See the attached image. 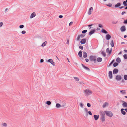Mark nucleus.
I'll return each instance as SVG.
<instances>
[{
	"label": "nucleus",
	"instance_id": "obj_1",
	"mask_svg": "<svg viewBox=\"0 0 127 127\" xmlns=\"http://www.w3.org/2000/svg\"><path fill=\"white\" fill-rule=\"evenodd\" d=\"M89 59L90 61H94L95 63L96 62V57L95 56L92 55L90 56L89 58Z\"/></svg>",
	"mask_w": 127,
	"mask_h": 127
},
{
	"label": "nucleus",
	"instance_id": "obj_2",
	"mask_svg": "<svg viewBox=\"0 0 127 127\" xmlns=\"http://www.w3.org/2000/svg\"><path fill=\"white\" fill-rule=\"evenodd\" d=\"M104 112L107 116L110 117H111L113 116V113L110 111H104Z\"/></svg>",
	"mask_w": 127,
	"mask_h": 127
},
{
	"label": "nucleus",
	"instance_id": "obj_3",
	"mask_svg": "<svg viewBox=\"0 0 127 127\" xmlns=\"http://www.w3.org/2000/svg\"><path fill=\"white\" fill-rule=\"evenodd\" d=\"M100 120L102 122H104L105 120V116L104 114L102 113L101 115V116L100 118Z\"/></svg>",
	"mask_w": 127,
	"mask_h": 127
},
{
	"label": "nucleus",
	"instance_id": "obj_4",
	"mask_svg": "<svg viewBox=\"0 0 127 127\" xmlns=\"http://www.w3.org/2000/svg\"><path fill=\"white\" fill-rule=\"evenodd\" d=\"M85 95H88L92 94V92L90 90H85L84 92Z\"/></svg>",
	"mask_w": 127,
	"mask_h": 127
},
{
	"label": "nucleus",
	"instance_id": "obj_5",
	"mask_svg": "<svg viewBox=\"0 0 127 127\" xmlns=\"http://www.w3.org/2000/svg\"><path fill=\"white\" fill-rule=\"evenodd\" d=\"M120 102L123 103L122 105L123 107L127 108V102L122 100H121Z\"/></svg>",
	"mask_w": 127,
	"mask_h": 127
},
{
	"label": "nucleus",
	"instance_id": "obj_6",
	"mask_svg": "<svg viewBox=\"0 0 127 127\" xmlns=\"http://www.w3.org/2000/svg\"><path fill=\"white\" fill-rule=\"evenodd\" d=\"M47 62L51 63L53 66H54L55 65V63L53 62V60L51 59H48L47 60Z\"/></svg>",
	"mask_w": 127,
	"mask_h": 127
},
{
	"label": "nucleus",
	"instance_id": "obj_7",
	"mask_svg": "<svg viewBox=\"0 0 127 127\" xmlns=\"http://www.w3.org/2000/svg\"><path fill=\"white\" fill-rule=\"evenodd\" d=\"M122 78V77L120 75H116L115 79L118 81H119Z\"/></svg>",
	"mask_w": 127,
	"mask_h": 127
},
{
	"label": "nucleus",
	"instance_id": "obj_8",
	"mask_svg": "<svg viewBox=\"0 0 127 127\" xmlns=\"http://www.w3.org/2000/svg\"><path fill=\"white\" fill-rule=\"evenodd\" d=\"M108 76L110 79H112V72L111 71H109L108 73Z\"/></svg>",
	"mask_w": 127,
	"mask_h": 127
},
{
	"label": "nucleus",
	"instance_id": "obj_9",
	"mask_svg": "<svg viewBox=\"0 0 127 127\" xmlns=\"http://www.w3.org/2000/svg\"><path fill=\"white\" fill-rule=\"evenodd\" d=\"M120 30L121 32H124L126 30V27L125 26H123L121 27Z\"/></svg>",
	"mask_w": 127,
	"mask_h": 127
},
{
	"label": "nucleus",
	"instance_id": "obj_10",
	"mask_svg": "<svg viewBox=\"0 0 127 127\" xmlns=\"http://www.w3.org/2000/svg\"><path fill=\"white\" fill-rule=\"evenodd\" d=\"M106 39L107 40H109L111 37V36L109 34H107L106 35Z\"/></svg>",
	"mask_w": 127,
	"mask_h": 127
},
{
	"label": "nucleus",
	"instance_id": "obj_11",
	"mask_svg": "<svg viewBox=\"0 0 127 127\" xmlns=\"http://www.w3.org/2000/svg\"><path fill=\"white\" fill-rule=\"evenodd\" d=\"M81 65H82V66L85 69L88 71H90V69L88 67L86 66H85L83 64H82Z\"/></svg>",
	"mask_w": 127,
	"mask_h": 127
},
{
	"label": "nucleus",
	"instance_id": "obj_12",
	"mask_svg": "<svg viewBox=\"0 0 127 127\" xmlns=\"http://www.w3.org/2000/svg\"><path fill=\"white\" fill-rule=\"evenodd\" d=\"M96 32V30L95 29H93L91 31H90V32L89 33V35H92L95 32Z\"/></svg>",
	"mask_w": 127,
	"mask_h": 127
},
{
	"label": "nucleus",
	"instance_id": "obj_13",
	"mask_svg": "<svg viewBox=\"0 0 127 127\" xmlns=\"http://www.w3.org/2000/svg\"><path fill=\"white\" fill-rule=\"evenodd\" d=\"M118 70L117 68L114 69L113 71V73L114 74H116L118 72Z\"/></svg>",
	"mask_w": 127,
	"mask_h": 127
},
{
	"label": "nucleus",
	"instance_id": "obj_14",
	"mask_svg": "<svg viewBox=\"0 0 127 127\" xmlns=\"http://www.w3.org/2000/svg\"><path fill=\"white\" fill-rule=\"evenodd\" d=\"M93 8L92 7H91L90 8L88 12V15H90L91 14V13L92 12V10L93 11Z\"/></svg>",
	"mask_w": 127,
	"mask_h": 127
},
{
	"label": "nucleus",
	"instance_id": "obj_15",
	"mask_svg": "<svg viewBox=\"0 0 127 127\" xmlns=\"http://www.w3.org/2000/svg\"><path fill=\"white\" fill-rule=\"evenodd\" d=\"M86 41V39L84 38L82 39L80 41V42L81 44H85Z\"/></svg>",
	"mask_w": 127,
	"mask_h": 127
},
{
	"label": "nucleus",
	"instance_id": "obj_16",
	"mask_svg": "<svg viewBox=\"0 0 127 127\" xmlns=\"http://www.w3.org/2000/svg\"><path fill=\"white\" fill-rule=\"evenodd\" d=\"M121 5V3L120 2H118L114 6L115 8H116L120 7Z\"/></svg>",
	"mask_w": 127,
	"mask_h": 127
},
{
	"label": "nucleus",
	"instance_id": "obj_17",
	"mask_svg": "<svg viewBox=\"0 0 127 127\" xmlns=\"http://www.w3.org/2000/svg\"><path fill=\"white\" fill-rule=\"evenodd\" d=\"M36 16V14L35 12H33L31 14L30 16V18H32Z\"/></svg>",
	"mask_w": 127,
	"mask_h": 127
},
{
	"label": "nucleus",
	"instance_id": "obj_18",
	"mask_svg": "<svg viewBox=\"0 0 127 127\" xmlns=\"http://www.w3.org/2000/svg\"><path fill=\"white\" fill-rule=\"evenodd\" d=\"M99 115H95L94 116V117L95 121L97 120L99 118Z\"/></svg>",
	"mask_w": 127,
	"mask_h": 127
},
{
	"label": "nucleus",
	"instance_id": "obj_19",
	"mask_svg": "<svg viewBox=\"0 0 127 127\" xmlns=\"http://www.w3.org/2000/svg\"><path fill=\"white\" fill-rule=\"evenodd\" d=\"M124 109L123 108H122L121 110V113L123 115H125L126 114V112L124 111Z\"/></svg>",
	"mask_w": 127,
	"mask_h": 127
},
{
	"label": "nucleus",
	"instance_id": "obj_20",
	"mask_svg": "<svg viewBox=\"0 0 127 127\" xmlns=\"http://www.w3.org/2000/svg\"><path fill=\"white\" fill-rule=\"evenodd\" d=\"M102 58L100 57H98L96 59V61L98 62H101L102 61Z\"/></svg>",
	"mask_w": 127,
	"mask_h": 127
},
{
	"label": "nucleus",
	"instance_id": "obj_21",
	"mask_svg": "<svg viewBox=\"0 0 127 127\" xmlns=\"http://www.w3.org/2000/svg\"><path fill=\"white\" fill-rule=\"evenodd\" d=\"M101 32L102 33L105 34H107L108 33V32L106 31L103 28H102L101 29Z\"/></svg>",
	"mask_w": 127,
	"mask_h": 127
},
{
	"label": "nucleus",
	"instance_id": "obj_22",
	"mask_svg": "<svg viewBox=\"0 0 127 127\" xmlns=\"http://www.w3.org/2000/svg\"><path fill=\"white\" fill-rule=\"evenodd\" d=\"M87 56V53L85 51L83 52V57L84 58H86Z\"/></svg>",
	"mask_w": 127,
	"mask_h": 127
},
{
	"label": "nucleus",
	"instance_id": "obj_23",
	"mask_svg": "<svg viewBox=\"0 0 127 127\" xmlns=\"http://www.w3.org/2000/svg\"><path fill=\"white\" fill-rule=\"evenodd\" d=\"M116 61L117 63H119L121 62V59L120 58L118 57L116 59Z\"/></svg>",
	"mask_w": 127,
	"mask_h": 127
},
{
	"label": "nucleus",
	"instance_id": "obj_24",
	"mask_svg": "<svg viewBox=\"0 0 127 127\" xmlns=\"http://www.w3.org/2000/svg\"><path fill=\"white\" fill-rule=\"evenodd\" d=\"M82 51L80 50L79 51V52H78V55L79 56V57H82Z\"/></svg>",
	"mask_w": 127,
	"mask_h": 127
},
{
	"label": "nucleus",
	"instance_id": "obj_25",
	"mask_svg": "<svg viewBox=\"0 0 127 127\" xmlns=\"http://www.w3.org/2000/svg\"><path fill=\"white\" fill-rule=\"evenodd\" d=\"M106 51L107 53H108L109 54H111V51L109 50L108 48H107Z\"/></svg>",
	"mask_w": 127,
	"mask_h": 127
},
{
	"label": "nucleus",
	"instance_id": "obj_26",
	"mask_svg": "<svg viewBox=\"0 0 127 127\" xmlns=\"http://www.w3.org/2000/svg\"><path fill=\"white\" fill-rule=\"evenodd\" d=\"M56 107L57 108H60L61 107V105L59 103H57L56 104Z\"/></svg>",
	"mask_w": 127,
	"mask_h": 127
},
{
	"label": "nucleus",
	"instance_id": "obj_27",
	"mask_svg": "<svg viewBox=\"0 0 127 127\" xmlns=\"http://www.w3.org/2000/svg\"><path fill=\"white\" fill-rule=\"evenodd\" d=\"M120 93L122 94H125L126 93L125 90H121Z\"/></svg>",
	"mask_w": 127,
	"mask_h": 127
},
{
	"label": "nucleus",
	"instance_id": "obj_28",
	"mask_svg": "<svg viewBox=\"0 0 127 127\" xmlns=\"http://www.w3.org/2000/svg\"><path fill=\"white\" fill-rule=\"evenodd\" d=\"M47 43V41H45V42H44L43 43H42V44L41 45V46L42 47L46 45Z\"/></svg>",
	"mask_w": 127,
	"mask_h": 127
},
{
	"label": "nucleus",
	"instance_id": "obj_29",
	"mask_svg": "<svg viewBox=\"0 0 127 127\" xmlns=\"http://www.w3.org/2000/svg\"><path fill=\"white\" fill-rule=\"evenodd\" d=\"M110 45L112 47H113L114 46V43L113 41V40H112L111 41Z\"/></svg>",
	"mask_w": 127,
	"mask_h": 127
},
{
	"label": "nucleus",
	"instance_id": "obj_30",
	"mask_svg": "<svg viewBox=\"0 0 127 127\" xmlns=\"http://www.w3.org/2000/svg\"><path fill=\"white\" fill-rule=\"evenodd\" d=\"M118 65V64L117 63L115 62L113 64V66L114 67H116Z\"/></svg>",
	"mask_w": 127,
	"mask_h": 127
},
{
	"label": "nucleus",
	"instance_id": "obj_31",
	"mask_svg": "<svg viewBox=\"0 0 127 127\" xmlns=\"http://www.w3.org/2000/svg\"><path fill=\"white\" fill-rule=\"evenodd\" d=\"M108 105V103L107 102H105L103 104L102 107L103 108H104L105 107L106 105Z\"/></svg>",
	"mask_w": 127,
	"mask_h": 127
},
{
	"label": "nucleus",
	"instance_id": "obj_32",
	"mask_svg": "<svg viewBox=\"0 0 127 127\" xmlns=\"http://www.w3.org/2000/svg\"><path fill=\"white\" fill-rule=\"evenodd\" d=\"M51 103V102L50 101H47L46 102V104L48 105H50Z\"/></svg>",
	"mask_w": 127,
	"mask_h": 127
},
{
	"label": "nucleus",
	"instance_id": "obj_33",
	"mask_svg": "<svg viewBox=\"0 0 127 127\" xmlns=\"http://www.w3.org/2000/svg\"><path fill=\"white\" fill-rule=\"evenodd\" d=\"M115 61L114 59L112 61L110 62L109 65V67Z\"/></svg>",
	"mask_w": 127,
	"mask_h": 127
},
{
	"label": "nucleus",
	"instance_id": "obj_34",
	"mask_svg": "<svg viewBox=\"0 0 127 127\" xmlns=\"http://www.w3.org/2000/svg\"><path fill=\"white\" fill-rule=\"evenodd\" d=\"M73 78L77 81H78L79 80V79L77 77H73Z\"/></svg>",
	"mask_w": 127,
	"mask_h": 127
},
{
	"label": "nucleus",
	"instance_id": "obj_35",
	"mask_svg": "<svg viewBox=\"0 0 127 127\" xmlns=\"http://www.w3.org/2000/svg\"><path fill=\"white\" fill-rule=\"evenodd\" d=\"M101 54L104 57H105L106 56V54L103 51H102Z\"/></svg>",
	"mask_w": 127,
	"mask_h": 127
},
{
	"label": "nucleus",
	"instance_id": "obj_36",
	"mask_svg": "<svg viewBox=\"0 0 127 127\" xmlns=\"http://www.w3.org/2000/svg\"><path fill=\"white\" fill-rule=\"evenodd\" d=\"M85 35L86 34L85 33H82L81 34L80 36L81 38H83L85 36Z\"/></svg>",
	"mask_w": 127,
	"mask_h": 127
},
{
	"label": "nucleus",
	"instance_id": "obj_37",
	"mask_svg": "<svg viewBox=\"0 0 127 127\" xmlns=\"http://www.w3.org/2000/svg\"><path fill=\"white\" fill-rule=\"evenodd\" d=\"M124 78L125 80H127V75H124Z\"/></svg>",
	"mask_w": 127,
	"mask_h": 127
},
{
	"label": "nucleus",
	"instance_id": "obj_38",
	"mask_svg": "<svg viewBox=\"0 0 127 127\" xmlns=\"http://www.w3.org/2000/svg\"><path fill=\"white\" fill-rule=\"evenodd\" d=\"M123 4L125 6H127V4L126 2L125 1H124L123 2Z\"/></svg>",
	"mask_w": 127,
	"mask_h": 127
},
{
	"label": "nucleus",
	"instance_id": "obj_39",
	"mask_svg": "<svg viewBox=\"0 0 127 127\" xmlns=\"http://www.w3.org/2000/svg\"><path fill=\"white\" fill-rule=\"evenodd\" d=\"M106 5L109 7H111L112 6V4L111 3H109L108 4H106Z\"/></svg>",
	"mask_w": 127,
	"mask_h": 127
},
{
	"label": "nucleus",
	"instance_id": "obj_40",
	"mask_svg": "<svg viewBox=\"0 0 127 127\" xmlns=\"http://www.w3.org/2000/svg\"><path fill=\"white\" fill-rule=\"evenodd\" d=\"M123 57L125 59H127V54H124L123 55Z\"/></svg>",
	"mask_w": 127,
	"mask_h": 127
},
{
	"label": "nucleus",
	"instance_id": "obj_41",
	"mask_svg": "<svg viewBox=\"0 0 127 127\" xmlns=\"http://www.w3.org/2000/svg\"><path fill=\"white\" fill-rule=\"evenodd\" d=\"M79 48L81 50H82L83 49V47L82 45L80 46Z\"/></svg>",
	"mask_w": 127,
	"mask_h": 127
},
{
	"label": "nucleus",
	"instance_id": "obj_42",
	"mask_svg": "<svg viewBox=\"0 0 127 127\" xmlns=\"http://www.w3.org/2000/svg\"><path fill=\"white\" fill-rule=\"evenodd\" d=\"M118 22V21H113L112 22V23L113 24H117Z\"/></svg>",
	"mask_w": 127,
	"mask_h": 127
},
{
	"label": "nucleus",
	"instance_id": "obj_43",
	"mask_svg": "<svg viewBox=\"0 0 127 127\" xmlns=\"http://www.w3.org/2000/svg\"><path fill=\"white\" fill-rule=\"evenodd\" d=\"M2 125L4 127H6L7 126V124L5 123H4Z\"/></svg>",
	"mask_w": 127,
	"mask_h": 127
},
{
	"label": "nucleus",
	"instance_id": "obj_44",
	"mask_svg": "<svg viewBox=\"0 0 127 127\" xmlns=\"http://www.w3.org/2000/svg\"><path fill=\"white\" fill-rule=\"evenodd\" d=\"M87 32V30H83L82 31V32L83 33H85Z\"/></svg>",
	"mask_w": 127,
	"mask_h": 127
},
{
	"label": "nucleus",
	"instance_id": "obj_45",
	"mask_svg": "<svg viewBox=\"0 0 127 127\" xmlns=\"http://www.w3.org/2000/svg\"><path fill=\"white\" fill-rule=\"evenodd\" d=\"M123 23L125 24H127V19L124 21Z\"/></svg>",
	"mask_w": 127,
	"mask_h": 127
},
{
	"label": "nucleus",
	"instance_id": "obj_46",
	"mask_svg": "<svg viewBox=\"0 0 127 127\" xmlns=\"http://www.w3.org/2000/svg\"><path fill=\"white\" fill-rule=\"evenodd\" d=\"M87 106L88 107H90L91 106V104H90L89 103H87Z\"/></svg>",
	"mask_w": 127,
	"mask_h": 127
},
{
	"label": "nucleus",
	"instance_id": "obj_47",
	"mask_svg": "<svg viewBox=\"0 0 127 127\" xmlns=\"http://www.w3.org/2000/svg\"><path fill=\"white\" fill-rule=\"evenodd\" d=\"M65 106H66V103L65 102H64L62 105H61V107H64Z\"/></svg>",
	"mask_w": 127,
	"mask_h": 127
},
{
	"label": "nucleus",
	"instance_id": "obj_48",
	"mask_svg": "<svg viewBox=\"0 0 127 127\" xmlns=\"http://www.w3.org/2000/svg\"><path fill=\"white\" fill-rule=\"evenodd\" d=\"M84 104L82 103H81L80 104V106L82 108H83Z\"/></svg>",
	"mask_w": 127,
	"mask_h": 127
},
{
	"label": "nucleus",
	"instance_id": "obj_49",
	"mask_svg": "<svg viewBox=\"0 0 127 127\" xmlns=\"http://www.w3.org/2000/svg\"><path fill=\"white\" fill-rule=\"evenodd\" d=\"M24 27V25H22L19 26V28L20 29L23 28Z\"/></svg>",
	"mask_w": 127,
	"mask_h": 127
},
{
	"label": "nucleus",
	"instance_id": "obj_50",
	"mask_svg": "<svg viewBox=\"0 0 127 127\" xmlns=\"http://www.w3.org/2000/svg\"><path fill=\"white\" fill-rule=\"evenodd\" d=\"M98 27L101 28H103V26L100 24H98Z\"/></svg>",
	"mask_w": 127,
	"mask_h": 127
},
{
	"label": "nucleus",
	"instance_id": "obj_51",
	"mask_svg": "<svg viewBox=\"0 0 127 127\" xmlns=\"http://www.w3.org/2000/svg\"><path fill=\"white\" fill-rule=\"evenodd\" d=\"M80 35H78V37H77V41H78V40H79L80 38Z\"/></svg>",
	"mask_w": 127,
	"mask_h": 127
},
{
	"label": "nucleus",
	"instance_id": "obj_52",
	"mask_svg": "<svg viewBox=\"0 0 127 127\" xmlns=\"http://www.w3.org/2000/svg\"><path fill=\"white\" fill-rule=\"evenodd\" d=\"M44 62V60L43 59H41L40 60V63H42Z\"/></svg>",
	"mask_w": 127,
	"mask_h": 127
},
{
	"label": "nucleus",
	"instance_id": "obj_53",
	"mask_svg": "<svg viewBox=\"0 0 127 127\" xmlns=\"http://www.w3.org/2000/svg\"><path fill=\"white\" fill-rule=\"evenodd\" d=\"M21 33L22 34H24L26 33V32L25 31H23Z\"/></svg>",
	"mask_w": 127,
	"mask_h": 127
},
{
	"label": "nucleus",
	"instance_id": "obj_54",
	"mask_svg": "<svg viewBox=\"0 0 127 127\" xmlns=\"http://www.w3.org/2000/svg\"><path fill=\"white\" fill-rule=\"evenodd\" d=\"M88 113L90 115H92V114L91 113V112L90 111H89L88 112Z\"/></svg>",
	"mask_w": 127,
	"mask_h": 127
},
{
	"label": "nucleus",
	"instance_id": "obj_55",
	"mask_svg": "<svg viewBox=\"0 0 127 127\" xmlns=\"http://www.w3.org/2000/svg\"><path fill=\"white\" fill-rule=\"evenodd\" d=\"M84 110L85 112H86L87 113V112H88V110L87 108H85Z\"/></svg>",
	"mask_w": 127,
	"mask_h": 127
},
{
	"label": "nucleus",
	"instance_id": "obj_56",
	"mask_svg": "<svg viewBox=\"0 0 127 127\" xmlns=\"http://www.w3.org/2000/svg\"><path fill=\"white\" fill-rule=\"evenodd\" d=\"M63 17V15H60L59 16V18H62Z\"/></svg>",
	"mask_w": 127,
	"mask_h": 127
},
{
	"label": "nucleus",
	"instance_id": "obj_57",
	"mask_svg": "<svg viewBox=\"0 0 127 127\" xmlns=\"http://www.w3.org/2000/svg\"><path fill=\"white\" fill-rule=\"evenodd\" d=\"M126 12L125 11H123L121 13V14L122 15H123L124 14H125Z\"/></svg>",
	"mask_w": 127,
	"mask_h": 127
},
{
	"label": "nucleus",
	"instance_id": "obj_58",
	"mask_svg": "<svg viewBox=\"0 0 127 127\" xmlns=\"http://www.w3.org/2000/svg\"><path fill=\"white\" fill-rule=\"evenodd\" d=\"M73 24V22H70L69 24V26H70L71 25H72Z\"/></svg>",
	"mask_w": 127,
	"mask_h": 127
},
{
	"label": "nucleus",
	"instance_id": "obj_59",
	"mask_svg": "<svg viewBox=\"0 0 127 127\" xmlns=\"http://www.w3.org/2000/svg\"><path fill=\"white\" fill-rule=\"evenodd\" d=\"M3 25V23L1 22L0 23V27H1Z\"/></svg>",
	"mask_w": 127,
	"mask_h": 127
},
{
	"label": "nucleus",
	"instance_id": "obj_60",
	"mask_svg": "<svg viewBox=\"0 0 127 127\" xmlns=\"http://www.w3.org/2000/svg\"><path fill=\"white\" fill-rule=\"evenodd\" d=\"M85 60H86V62H88L89 61V60L87 59H86Z\"/></svg>",
	"mask_w": 127,
	"mask_h": 127
},
{
	"label": "nucleus",
	"instance_id": "obj_61",
	"mask_svg": "<svg viewBox=\"0 0 127 127\" xmlns=\"http://www.w3.org/2000/svg\"><path fill=\"white\" fill-rule=\"evenodd\" d=\"M100 30V29L99 28H97L96 29L97 31H99Z\"/></svg>",
	"mask_w": 127,
	"mask_h": 127
},
{
	"label": "nucleus",
	"instance_id": "obj_62",
	"mask_svg": "<svg viewBox=\"0 0 127 127\" xmlns=\"http://www.w3.org/2000/svg\"><path fill=\"white\" fill-rule=\"evenodd\" d=\"M69 43V40L68 39H67V42H66V44H68Z\"/></svg>",
	"mask_w": 127,
	"mask_h": 127
},
{
	"label": "nucleus",
	"instance_id": "obj_63",
	"mask_svg": "<svg viewBox=\"0 0 127 127\" xmlns=\"http://www.w3.org/2000/svg\"><path fill=\"white\" fill-rule=\"evenodd\" d=\"M124 110L127 113V108L125 109Z\"/></svg>",
	"mask_w": 127,
	"mask_h": 127
},
{
	"label": "nucleus",
	"instance_id": "obj_64",
	"mask_svg": "<svg viewBox=\"0 0 127 127\" xmlns=\"http://www.w3.org/2000/svg\"><path fill=\"white\" fill-rule=\"evenodd\" d=\"M127 35H124V38H126L127 37Z\"/></svg>",
	"mask_w": 127,
	"mask_h": 127
}]
</instances>
